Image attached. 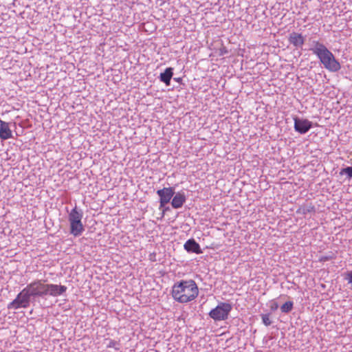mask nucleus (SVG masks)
Listing matches in <instances>:
<instances>
[{
  "label": "nucleus",
  "mask_w": 352,
  "mask_h": 352,
  "mask_svg": "<svg viewBox=\"0 0 352 352\" xmlns=\"http://www.w3.org/2000/svg\"><path fill=\"white\" fill-rule=\"evenodd\" d=\"M173 298L179 303H188L195 300L199 295V288L192 279L176 282L171 291Z\"/></svg>",
  "instance_id": "f257e3e1"
},
{
  "label": "nucleus",
  "mask_w": 352,
  "mask_h": 352,
  "mask_svg": "<svg viewBox=\"0 0 352 352\" xmlns=\"http://www.w3.org/2000/svg\"><path fill=\"white\" fill-rule=\"evenodd\" d=\"M311 51L319 58L324 67L327 70L336 72L340 69L341 65L334 55L327 47L319 41H313Z\"/></svg>",
  "instance_id": "f03ea898"
},
{
  "label": "nucleus",
  "mask_w": 352,
  "mask_h": 352,
  "mask_svg": "<svg viewBox=\"0 0 352 352\" xmlns=\"http://www.w3.org/2000/svg\"><path fill=\"white\" fill-rule=\"evenodd\" d=\"M82 213L75 206L69 213L68 220L70 226V233L74 236H78L84 232L82 223Z\"/></svg>",
  "instance_id": "7ed1b4c3"
},
{
  "label": "nucleus",
  "mask_w": 352,
  "mask_h": 352,
  "mask_svg": "<svg viewBox=\"0 0 352 352\" xmlns=\"http://www.w3.org/2000/svg\"><path fill=\"white\" fill-rule=\"evenodd\" d=\"M232 309V307L230 303L221 302L210 310L209 316L214 321L225 320L228 319Z\"/></svg>",
  "instance_id": "20e7f679"
},
{
  "label": "nucleus",
  "mask_w": 352,
  "mask_h": 352,
  "mask_svg": "<svg viewBox=\"0 0 352 352\" xmlns=\"http://www.w3.org/2000/svg\"><path fill=\"white\" fill-rule=\"evenodd\" d=\"M30 295L28 292L24 288L19 293L12 302L8 305L9 309H18L19 308H27L30 303Z\"/></svg>",
  "instance_id": "39448f33"
},
{
  "label": "nucleus",
  "mask_w": 352,
  "mask_h": 352,
  "mask_svg": "<svg viewBox=\"0 0 352 352\" xmlns=\"http://www.w3.org/2000/svg\"><path fill=\"white\" fill-rule=\"evenodd\" d=\"M46 284L41 280H36L28 284L25 289L30 296H44Z\"/></svg>",
  "instance_id": "423d86ee"
},
{
  "label": "nucleus",
  "mask_w": 352,
  "mask_h": 352,
  "mask_svg": "<svg viewBox=\"0 0 352 352\" xmlns=\"http://www.w3.org/2000/svg\"><path fill=\"white\" fill-rule=\"evenodd\" d=\"M157 194L160 197V208H162L164 207L166 204L169 203L175 194V191L171 187L164 188L158 190L157 191Z\"/></svg>",
  "instance_id": "0eeeda50"
},
{
  "label": "nucleus",
  "mask_w": 352,
  "mask_h": 352,
  "mask_svg": "<svg viewBox=\"0 0 352 352\" xmlns=\"http://www.w3.org/2000/svg\"><path fill=\"white\" fill-rule=\"evenodd\" d=\"M67 288L65 285L56 284H46L45 296H58L64 294Z\"/></svg>",
  "instance_id": "6e6552de"
},
{
  "label": "nucleus",
  "mask_w": 352,
  "mask_h": 352,
  "mask_svg": "<svg viewBox=\"0 0 352 352\" xmlns=\"http://www.w3.org/2000/svg\"><path fill=\"white\" fill-rule=\"evenodd\" d=\"M294 129L301 134L307 133L312 126L311 122L307 119L294 118Z\"/></svg>",
  "instance_id": "1a4fd4ad"
},
{
  "label": "nucleus",
  "mask_w": 352,
  "mask_h": 352,
  "mask_svg": "<svg viewBox=\"0 0 352 352\" xmlns=\"http://www.w3.org/2000/svg\"><path fill=\"white\" fill-rule=\"evenodd\" d=\"M12 137V132L10 128L9 124L0 120V139L6 140Z\"/></svg>",
  "instance_id": "9d476101"
},
{
  "label": "nucleus",
  "mask_w": 352,
  "mask_h": 352,
  "mask_svg": "<svg viewBox=\"0 0 352 352\" xmlns=\"http://www.w3.org/2000/svg\"><path fill=\"white\" fill-rule=\"evenodd\" d=\"M184 249L188 252H193L196 254L202 253V250L199 243L194 239H189L184 243Z\"/></svg>",
  "instance_id": "9b49d317"
},
{
  "label": "nucleus",
  "mask_w": 352,
  "mask_h": 352,
  "mask_svg": "<svg viewBox=\"0 0 352 352\" xmlns=\"http://www.w3.org/2000/svg\"><path fill=\"white\" fill-rule=\"evenodd\" d=\"M289 41L296 47H301L305 42V38L301 34L292 32L289 36Z\"/></svg>",
  "instance_id": "f8f14e48"
},
{
  "label": "nucleus",
  "mask_w": 352,
  "mask_h": 352,
  "mask_svg": "<svg viewBox=\"0 0 352 352\" xmlns=\"http://www.w3.org/2000/svg\"><path fill=\"white\" fill-rule=\"evenodd\" d=\"M186 201V197L183 193L177 192L173 198L171 205L173 208H181Z\"/></svg>",
  "instance_id": "ddd939ff"
},
{
  "label": "nucleus",
  "mask_w": 352,
  "mask_h": 352,
  "mask_svg": "<svg viewBox=\"0 0 352 352\" xmlns=\"http://www.w3.org/2000/svg\"><path fill=\"white\" fill-rule=\"evenodd\" d=\"M173 68L168 67L165 69L164 72L160 74V80L164 82L167 86L170 85V80L173 77Z\"/></svg>",
  "instance_id": "4468645a"
},
{
  "label": "nucleus",
  "mask_w": 352,
  "mask_h": 352,
  "mask_svg": "<svg viewBox=\"0 0 352 352\" xmlns=\"http://www.w3.org/2000/svg\"><path fill=\"white\" fill-rule=\"evenodd\" d=\"M315 212V207L313 205H309L307 207L302 206L300 207L298 210V212L302 213L303 214H306L307 213L309 212Z\"/></svg>",
  "instance_id": "2eb2a0df"
},
{
  "label": "nucleus",
  "mask_w": 352,
  "mask_h": 352,
  "mask_svg": "<svg viewBox=\"0 0 352 352\" xmlns=\"http://www.w3.org/2000/svg\"><path fill=\"white\" fill-rule=\"evenodd\" d=\"M292 309L293 302L292 301H287L280 307V310L283 313H288L291 311Z\"/></svg>",
  "instance_id": "dca6fc26"
},
{
  "label": "nucleus",
  "mask_w": 352,
  "mask_h": 352,
  "mask_svg": "<svg viewBox=\"0 0 352 352\" xmlns=\"http://www.w3.org/2000/svg\"><path fill=\"white\" fill-rule=\"evenodd\" d=\"M340 175H346L349 178L352 177V166H349L344 168H342L340 171Z\"/></svg>",
  "instance_id": "f3484780"
},
{
  "label": "nucleus",
  "mask_w": 352,
  "mask_h": 352,
  "mask_svg": "<svg viewBox=\"0 0 352 352\" xmlns=\"http://www.w3.org/2000/svg\"><path fill=\"white\" fill-rule=\"evenodd\" d=\"M261 318H262L263 322L265 324V325L269 326L271 324L272 322L270 318L269 314H263L261 316Z\"/></svg>",
  "instance_id": "a211bd4d"
},
{
  "label": "nucleus",
  "mask_w": 352,
  "mask_h": 352,
  "mask_svg": "<svg viewBox=\"0 0 352 352\" xmlns=\"http://www.w3.org/2000/svg\"><path fill=\"white\" fill-rule=\"evenodd\" d=\"M118 343L117 342H116L115 340H111L107 345V347L108 348H113V349H118L116 346H117Z\"/></svg>",
  "instance_id": "6ab92c4d"
},
{
  "label": "nucleus",
  "mask_w": 352,
  "mask_h": 352,
  "mask_svg": "<svg viewBox=\"0 0 352 352\" xmlns=\"http://www.w3.org/2000/svg\"><path fill=\"white\" fill-rule=\"evenodd\" d=\"M278 308V304L277 302L272 300L270 305V309L272 311H276Z\"/></svg>",
  "instance_id": "aec40b11"
},
{
  "label": "nucleus",
  "mask_w": 352,
  "mask_h": 352,
  "mask_svg": "<svg viewBox=\"0 0 352 352\" xmlns=\"http://www.w3.org/2000/svg\"><path fill=\"white\" fill-rule=\"evenodd\" d=\"M346 279L348 280V283L352 285V272L346 273Z\"/></svg>",
  "instance_id": "412c9836"
},
{
  "label": "nucleus",
  "mask_w": 352,
  "mask_h": 352,
  "mask_svg": "<svg viewBox=\"0 0 352 352\" xmlns=\"http://www.w3.org/2000/svg\"><path fill=\"white\" fill-rule=\"evenodd\" d=\"M331 258L330 256H322L320 258L319 261L320 262H324V261L330 260Z\"/></svg>",
  "instance_id": "4be33fe9"
},
{
  "label": "nucleus",
  "mask_w": 352,
  "mask_h": 352,
  "mask_svg": "<svg viewBox=\"0 0 352 352\" xmlns=\"http://www.w3.org/2000/svg\"><path fill=\"white\" fill-rule=\"evenodd\" d=\"M221 54H223L224 53H226L227 51L223 48V50H221Z\"/></svg>",
  "instance_id": "5701e85b"
},
{
  "label": "nucleus",
  "mask_w": 352,
  "mask_h": 352,
  "mask_svg": "<svg viewBox=\"0 0 352 352\" xmlns=\"http://www.w3.org/2000/svg\"><path fill=\"white\" fill-rule=\"evenodd\" d=\"M176 81L179 82V80H180V78H175V79Z\"/></svg>",
  "instance_id": "b1692460"
}]
</instances>
